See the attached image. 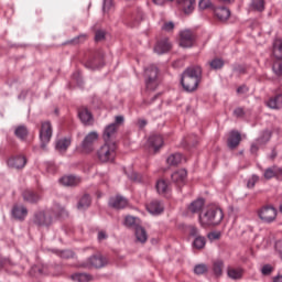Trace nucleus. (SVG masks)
Masks as SVG:
<instances>
[{
  "label": "nucleus",
  "mask_w": 282,
  "mask_h": 282,
  "mask_svg": "<svg viewBox=\"0 0 282 282\" xmlns=\"http://www.w3.org/2000/svg\"><path fill=\"white\" fill-rule=\"evenodd\" d=\"M202 76V67L192 66L188 67L182 75L181 84L185 91H195L199 85V78Z\"/></svg>",
  "instance_id": "nucleus-1"
},
{
  "label": "nucleus",
  "mask_w": 282,
  "mask_h": 282,
  "mask_svg": "<svg viewBox=\"0 0 282 282\" xmlns=\"http://www.w3.org/2000/svg\"><path fill=\"white\" fill-rule=\"evenodd\" d=\"M200 226H219L224 219V212L219 207L209 208L204 215L198 217Z\"/></svg>",
  "instance_id": "nucleus-2"
},
{
  "label": "nucleus",
  "mask_w": 282,
  "mask_h": 282,
  "mask_svg": "<svg viewBox=\"0 0 282 282\" xmlns=\"http://www.w3.org/2000/svg\"><path fill=\"white\" fill-rule=\"evenodd\" d=\"M118 147L116 143H105L97 150V158L99 162L104 164L107 162H113L116 160V151Z\"/></svg>",
  "instance_id": "nucleus-3"
},
{
  "label": "nucleus",
  "mask_w": 282,
  "mask_h": 282,
  "mask_svg": "<svg viewBox=\"0 0 282 282\" xmlns=\"http://www.w3.org/2000/svg\"><path fill=\"white\" fill-rule=\"evenodd\" d=\"M144 76L147 89H155V87H158V67L155 65H150L145 68Z\"/></svg>",
  "instance_id": "nucleus-4"
},
{
  "label": "nucleus",
  "mask_w": 282,
  "mask_h": 282,
  "mask_svg": "<svg viewBox=\"0 0 282 282\" xmlns=\"http://www.w3.org/2000/svg\"><path fill=\"white\" fill-rule=\"evenodd\" d=\"M41 149H46L48 142L52 140V123L50 121L42 122L40 129Z\"/></svg>",
  "instance_id": "nucleus-5"
},
{
  "label": "nucleus",
  "mask_w": 282,
  "mask_h": 282,
  "mask_svg": "<svg viewBox=\"0 0 282 282\" xmlns=\"http://www.w3.org/2000/svg\"><path fill=\"white\" fill-rule=\"evenodd\" d=\"M259 218L264 224H272L276 219V208L272 206H264L258 212Z\"/></svg>",
  "instance_id": "nucleus-6"
},
{
  "label": "nucleus",
  "mask_w": 282,
  "mask_h": 282,
  "mask_svg": "<svg viewBox=\"0 0 282 282\" xmlns=\"http://www.w3.org/2000/svg\"><path fill=\"white\" fill-rule=\"evenodd\" d=\"M53 218H52V214H50V212H37L34 215L33 218V223L36 226H44V227H48L52 226L53 224Z\"/></svg>",
  "instance_id": "nucleus-7"
},
{
  "label": "nucleus",
  "mask_w": 282,
  "mask_h": 282,
  "mask_svg": "<svg viewBox=\"0 0 282 282\" xmlns=\"http://www.w3.org/2000/svg\"><path fill=\"white\" fill-rule=\"evenodd\" d=\"M28 164V159L21 154L10 156L7 160V165L9 169H17L18 171H21V169H25V165Z\"/></svg>",
  "instance_id": "nucleus-8"
},
{
  "label": "nucleus",
  "mask_w": 282,
  "mask_h": 282,
  "mask_svg": "<svg viewBox=\"0 0 282 282\" xmlns=\"http://www.w3.org/2000/svg\"><path fill=\"white\" fill-rule=\"evenodd\" d=\"M105 65V59L102 57V53H95L85 63V67L87 69H100Z\"/></svg>",
  "instance_id": "nucleus-9"
},
{
  "label": "nucleus",
  "mask_w": 282,
  "mask_h": 282,
  "mask_svg": "<svg viewBox=\"0 0 282 282\" xmlns=\"http://www.w3.org/2000/svg\"><path fill=\"white\" fill-rule=\"evenodd\" d=\"M99 134L96 131L89 132L82 142V148L86 153H91L94 151V142H97Z\"/></svg>",
  "instance_id": "nucleus-10"
},
{
  "label": "nucleus",
  "mask_w": 282,
  "mask_h": 282,
  "mask_svg": "<svg viewBox=\"0 0 282 282\" xmlns=\"http://www.w3.org/2000/svg\"><path fill=\"white\" fill-rule=\"evenodd\" d=\"M84 268H105L107 259L102 256H91L84 262Z\"/></svg>",
  "instance_id": "nucleus-11"
},
{
  "label": "nucleus",
  "mask_w": 282,
  "mask_h": 282,
  "mask_svg": "<svg viewBox=\"0 0 282 282\" xmlns=\"http://www.w3.org/2000/svg\"><path fill=\"white\" fill-rule=\"evenodd\" d=\"M270 138H272V132L269 130H264L262 134L251 144V153H257L259 151V147L270 142Z\"/></svg>",
  "instance_id": "nucleus-12"
},
{
  "label": "nucleus",
  "mask_w": 282,
  "mask_h": 282,
  "mask_svg": "<svg viewBox=\"0 0 282 282\" xmlns=\"http://www.w3.org/2000/svg\"><path fill=\"white\" fill-rule=\"evenodd\" d=\"M117 131H118V127H116V123H110L106 126L102 133L104 142L108 144L115 143L113 139L116 138Z\"/></svg>",
  "instance_id": "nucleus-13"
},
{
  "label": "nucleus",
  "mask_w": 282,
  "mask_h": 282,
  "mask_svg": "<svg viewBox=\"0 0 282 282\" xmlns=\"http://www.w3.org/2000/svg\"><path fill=\"white\" fill-rule=\"evenodd\" d=\"M195 43V35L191 30H185L181 32L180 45L181 47H193Z\"/></svg>",
  "instance_id": "nucleus-14"
},
{
  "label": "nucleus",
  "mask_w": 282,
  "mask_h": 282,
  "mask_svg": "<svg viewBox=\"0 0 282 282\" xmlns=\"http://www.w3.org/2000/svg\"><path fill=\"white\" fill-rule=\"evenodd\" d=\"M164 144V139L160 134H151L148 139L149 149H153L154 153H158Z\"/></svg>",
  "instance_id": "nucleus-15"
},
{
  "label": "nucleus",
  "mask_w": 282,
  "mask_h": 282,
  "mask_svg": "<svg viewBox=\"0 0 282 282\" xmlns=\"http://www.w3.org/2000/svg\"><path fill=\"white\" fill-rule=\"evenodd\" d=\"M129 200L123 196L117 195L109 199V207L115 208L116 210H122V208H127Z\"/></svg>",
  "instance_id": "nucleus-16"
},
{
  "label": "nucleus",
  "mask_w": 282,
  "mask_h": 282,
  "mask_svg": "<svg viewBox=\"0 0 282 282\" xmlns=\"http://www.w3.org/2000/svg\"><path fill=\"white\" fill-rule=\"evenodd\" d=\"M147 210L150 215H162L164 213V205L160 200H152L147 205Z\"/></svg>",
  "instance_id": "nucleus-17"
},
{
  "label": "nucleus",
  "mask_w": 282,
  "mask_h": 282,
  "mask_svg": "<svg viewBox=\"0 0 282 282\" xmlns=\"http://www.w3.org/2000/svg\"><path fill=\"white\" fill-rule=\"evenodd\" d=\"M12 216L19 221H23L28 217V208L23 205H15L12 209Z\"/></svg>",
  "instance_id": "nucleus-18"
},
{
  "label": "nucleus",
  "mask_w": 282,
  "mask_h": 282,
  "mask_svg": "<svg viewBox=\"0 0 282 282\" xmlns=\"http://www.w3.org/2000/svg\"><path fill=\"white\" fill-rule=\"evenodd\" d=\"M171 50V42L169 39H163L159 41L154 46L155 54H166Z\"/></svg>",
  "instance_id": "nucleus-19"
},
{
  "label": "nucleus",
  "mask_w": 282,
  "mask_h": 282,
  "mask_svg": "<svg viewBox=\"0 0 282 282\" xmlns=\"http://www.w3.org/2000/svg\"><path fill=\"white\" fill-rule=\"evenodd\" d=\"M78 117L82 120L83 124H94V116L87 108H82L78 112Z\"/></svg>",
  "instance_id": "nucleus-20"
},
{
  "label": "nucleus",
  "mask_w": 282,
  "mask_h": 282,
  "mask_svg": "<svg viewBox=\"0 0 282 282\" xmlns=\"http://www.w3.org/2000/svg\"><path fill=\"white\" fill-rule=\"evenodd\" d=\"M62 186H78L80 184V177L74 175H66L59 178Z\"/></svg>",
  "instance_id": "nucleus-21"
},
{
  "label": "nucleus",
  "mask_w": 282,
  "mask_h": 282,
  "mask_svg": "<svg viewBox=\"0 0 282 282\" xmlns=\"http://www.w3.org/2000/svg\"><path fill=\"white\" fill-rule=\"evenodd\" d=\"M72 144V138L66 137L58 139L55 144V149L59 151V153H65L67 149H69V145Z\"/></svg>",
  "instance_id": "nucleus-22"
},
{
  "label": "nucleus",
  "mask_w": 282,
  "mask_h": 282,
  "mask_svg": "<svg viewBox=\"0 0 282 282\" xmlns=\"http://www.w3.org/2000/svg\"><path fill=\"white\" fill-rule=\"evenodd\" d=\"M204 204H206V202L204 200V198H197L196 200L192 202L188 205V210L189 213H192L193 215L197 214V213H202L203 208H204Z\"/></svg>",
  "instance_id": "nucleus-23"
},
{
  "label": "nucleus",
  "mask_w": 282,
  "mask_h": 282,
  "mask_svg": "<svg viewBox=\"0 0 282 282\" xmlns=\"http://www.w3.org/2000/svg\"><path fill=\"white\" fill-rule=\"evenodd\" d=\"M239 142H241V133L231 131L227 141L229 149H237Z\"/></svg>",
  "instance_id": "nucleus-24"
},
{
  "label": "nucleus",
  "mask_w": 282,
  "mask_h": 282,
  "mask_svg": "<svg viewBox=\"0 0 282 282\" xmlns=\"http://www.w3.org/2000/svg\"><path fill=\"white\" fill-rule=\"evenodd\" d=\"M214 14L219 21H228L230 19V10L226 7L216 8Z\"/></svg>",
  "instance_id": "nucleus-25"
},
{
  "label": "nucleus",
  "mask_w": 282,
  "mask_h": 282,
  "mask_svg": "<svg viewBox=\"0 0 282 282\" xmlns=\"http://www.w3.org/2000/svg\"><path fill=\"white\" fill-rule=\"evenodd\" d=\"M22 197L24 202H29V204H36V202L41 199V196L31 189H25Z\"/></svg>",
  "instance_id": "nucleus-26"
},
{
  "label": "nucleus",
  "mask_w": 282,
  "mask_h": 282,
  "mask_svg": "<svg viewBox=\"0 0 282 282\" xmlns=\"http://www.w3.org/2000/svg\"><path fill=\"white\" fill-rule=\"evenodd\" d=\"M267 107H269V109H282V95L279 94L274 97H271L267 101Z\"/></svg>",
  "instance_id": "nucleus-27"
},
{
  "label": "nucleus",
  "mask_w": 282,
  "mask_h": 282,
  "mask_svg": "<svg viewBox=\"0 0 282 282\" xmlns=\"http://www.w3.org/2000/svg\"><path fill=\"white\" fill-rule=\"evenodd\" d=\"M227 276L234 281H239L243 276V269L229 267L227 269Z\"/></svg>",
  "instance_id": "nucleus-28"
},
{
  "label": "nucleus",
  "mask_w": 282,
  "mask_h": 282,
  "mask_svg": "<svg viewBox=\"0 0 282 282\" xmlns=\"http://www.w3.org/2000/svg\"><path fill=\"white\" fill-rule=\"evenodd\" d=\"M186 175H187V172L186 170H178L176 172H174L172 174V181L175 183V184H184L185 180H186Z\"/></svg>",
  "instance_id": "nucleus-29"
},
{
  "label": "nucleus",
  "mask_w": 282,
  "mask_h": 282,
  "mask_svg": "<svg viewBox=\"0 0 282 282\" xmlns=\"http://www.w3.org/2000/svg\"><path fill=\"white\" fill-rule=\"evenodd\" d=\"M184 160V156L182 153H173L166 159V163L170 166H177V164H182V161Z\"/></svg>",
  "instance_id": "nucleus-30"
},
{
  "label": "nucleus",
  "mask_w": 282,
  "mask_h": 282,
  "mask_svg": "<svg viewBox=\"0 0 282 282\" xmlns=\"http://www.w3.org/2000/svg\"><path fill=\"white\" fill-rule=\"evenodd\" d=\"M134 232L137 241H139L140 243L147 242V239L149 237L147 236V230H144V228H142L141 226H134Z\"/></svg>",
  "instance_id": "nucleus-31"
},
{
  "label": "nucleus",
  "mask_w": 282,
  "mask_h": 282,
  "mask_svg": "<svg viewBox=\"0 0 282 282\" xmlns=\"http://www.w3.org/2000/svg\"><path fill=\"white\" fill-rule=\"evenodd\" d=\"M178 3L183 6L185 14H191L193 13V10H195V0H178Z\"/></svg>",
  "instance_id": "nucleus-32"
},
{
  "label": "nucleus",
  "mask_w": 282,
  "mask_h": 282,
  "mask_svg": "<svg viewBox=\"0 0 282 282\" xmlns=\"http://www.w3.org/2000/svg\"><path fill=\"white\" fill-rule=\"evenodd\" d=\"M91 206V197L89 194H85L78 202L77 208L78 210H87V208Z\"/></svg>",
  "instance_id": "nucleus-33"
},
{
  "label": "nucleus",
  "mask_w": 282,
  "mask_h": 282,
  "mask_svg": "<svg viewBox=\"0 0 282 282\" xmlns=\"http://www.w3.org/2000/svg\"><path fill=\"white\" fill-rule=\"evenodd\" d=\"M273 56L278 59H282V40L276 39L273 42Z\"/></svg>",
  "instance_id": "nucleus-34"
},
{
  "label": "nucleus",
  "mask_w": 282,
  "mask_h": 282,
  "mask_svg": "<svg viewBox=\"0 0 282 282\" xmlns=\"http://www.w3.org/2000/svg\"><path fill=\"white\" fill-rule=\"evenodd\" d=\"M279 175V167L271 166L264 170L263 177L264 180H272V177H276Z\"/></svg>",
  "instance_id": "nucleus-35"
},
{
  "label": "nucleus",
  "mask_w": 282,
  "mask_h": 282,
  "mask_svg": "<svg viewBox=\"0 0 282 282\" xmlns=\"http://www.w3.org/2000/svg\"><path fill=\"white\" fill-rule=\"evenodd\" d=\"M70 279L76 282H88L91 281V276L87 273H74Z\"/></svg>",
  "instance_id": "nucleus-36"
},
{
  "label": "nucleus",
  "mask_w": 282,
  "mask_h": 282,
  "mask_svg": "<svg viewBox=\"0 0 282 282\" xmlns=\"http://www.w3.org/2000/svg\"><path fill=\"white\" fill-rule=\"evenodd\" d=\"M14 133L19 140H25L28 138V128L25 126H19L15 128Z\"/></svg>",
  "instance_id": "nucleus-37"
},
{
  "label": "nucleus",
  "mask_w": 282,
  "mask_h": 282,
  "mask_svg": "<svg viewBox=\"0 0 282 282\" xmlns=\"http://www.w3.org/2000/svg\"><path fill=\"white\" fill-rule=\"evenodd\" d=\"M213 270H214L215 276H221V274H224V261L216 260L214 262Z\"/></svg>",
  "instance_id": "nucleus-38"
},
{
  "label": "nucleus",
  "mask_w": 282,
  "mask_h": 282,
  "mask_svg": "<svg viewBox=\"0 0 282 282\" xmlns=\"http://www.w3.org/2000/svg\"><path fill=\"white\" fill-rule=\"evenodd\" d=\"M156 191L159 194L164 195L169 193V184L164 180H160L156 182Z\"/></svg>",
  "instance_id": "nucleus-39"
},
{
  "label": "nucleus",
  "mask_w": 282,
  "mask_h": 282,
  "mask_svg": "<svg viewBox=\"0 0 282 282\" xmlns=\"http://www.w3.org/2000/svg\"><path fill=\"white\" fill-rule=\"evenodd\" d=\"M54 215H57V217H67V209L65 207L61 206V204H55L52 208Z\"/></svg>",
  "instance_id": "nucleus-40"
},
{
  "label": "nucleus",
  "mask_w": 282,
  "mask_h": 282,
  "mask_svg": "<svg viewBox=\"0 0 282 282\" xmlns=\"http://www.w3.org/2000/svg\"><path fill=\"white\" fill-rule=\"evenodd\" d=\"M194 248L202 250L206 247V238L204 236H197L193 241Z\"/></svg>",
  "instance_id": "nucleus-41"
},
{
  "label": "nucleus",
  "mask_w": 282,
  "mask_h": 282,
  "mask_svg": "<svg viewBox=\"0 0 282 282\" xmlns=\"http://www.w3.org/2000/svg\"><path fill=\"white\" fill-rule=\"evenodd\" d=\"M252 8H254V10H258V12H263V10H265V1L252 0Z\"/></svg>",
  "instance_id": "nucleus-42"
},
{
  "label": "nucleus",
  "mask_w": 282,
  "mask_h": 282,
  "mask_svg": "<svg viewBox=\"0 0 282 282\" xmlns=\"http://www.w3.org/2000/svg\"><path fill=\"white\" fill-rule=\"evenodd\" d=\"M208 272V267L206 264H196L194 267V274H206Z\"/></svg>",
  "instance_id": "nucleus-43"
},
{
  "label": "nucleus",
  "mask_w": 282,
  "mask_h": 282,
  "mask_svg": "<svg viewBox=\"0 0 282 282\" xmlns=\"http://www.w3.org/2000/svg\"><path fill=\"white\" fill-rule=\"evenodd\" d=\"M112 8H113V0H104L102 2L104 14H107V12H111Z\"/></svg>",
  "instance_id": "nucleus-44"
},
{
  "label": "nucleus",
  "mask_w": 282,
  "mask_h": 282,
  "mask_svg": "<svg viewBox=\"0 0 282 282\" xmlns=\"http://www.w3.org/2000/svg\"><path fill=\"white\" fill-rule=\"evenodd\" d=\"M272 272H274V267L271 264H264L261 268V274H263V276H270V274H272Z\"/></svg>",
  "instance_id": "nucleus-45"
},
{
  "label": "nucleus",
  "mask_w": 282,
  "mask_h": 282,
  "mask_svg": "<svg viewBox=\"0 0 282 282\" xmlns=\"http://www.w3.org/2000/svg\"><path fill=\"white\" fill-rule=\"evenodd\" d=\"M212 69H221L224 67V61L215 58L209 63Z\"/></svg>",
  "instance_id": "nucleus-46"
},
{
  "label": "nucleus",
  "mask_w": 282,
  "mask_h": 282,
  "mask_svg": "<svg viewBox=\"0 0 282 282\" xmlns=\"http://www.w3.org/2000/svg\"><path fill=\"white\" fill-rule=\"evenodd\" d=\"M257 182H259V176L253 174L247 182V188H254Z\"/></svg>",
  "instance_id": "nucleus-47"
},
{
  "label": "nucleus",
  "mask_w": 282,
  "mask_h": 282,
  "mask_svg": "<svg viewBox=\"0 0 282 282\" xmlns=\"http://www.w3.org/2000/svg\"><path fill=\"white\" fill-rule=\"evenodd\" d=\"M272 69L275 74V76H282V63L281 62H275L272 66Z\"/></svg>",
  "instance_id": "nucleus-48"
},
{
  "label": "nucleus",
  "mask_w": 282,
  "mask_h": 282,
  "mask_svg": "<svg viewBox=\"0 0 282 282\" xmlns=\"http://www.w3.org/2000/svg\"><path fill=\"white\" fill-rule=\"evenodd\" d=\"M129 180H132V182H140V175L135 173L133 170H129L126 172Z\"/></svg>",
  "instance_id": "nucleus-49"
},
{
  "label": "nucleus",
  "mask_w": 282,
  "mask_h": 282,
  "mask_svg": "<svg viewBox=\"0 0 282 282\" xmlns=\"http://www.w3.org/2000/svg\"><path fill=\"white\" fill-rule=\"evenodd\" d=\"M161 29L163 30V32H173V30H175V23L164 22Z\"/></svg>",
  "instance_id": "nucleus-50"
},
{
  "label": "nucleus",
  "mask_w": 282,
  "mask_h": 282,
  "mask_svg": "<svg viewBox=\"0 0 282 282\" xmlns=\"http://www.w3.org/2000/svg\"><path fill=\"white\" fill-rule=\"evenodd\" d=\"M210 6H213V3L210 2V0H200L198 2V8L199 10H207V8H210Z\"/></svg>",
  "instance_id": "nucleus-51"
},
{
  "label": "nucleus",
  "mask_w": 282,
  "mask_h": 282,
  "mask_svg": "<svg viewBox=\"0 0 282 282\" xmlns=\"http://www.w3.org/2000/svg\"><path fill=\"white\" fill-rule=\"evenodd\" d=\"M124 226H128V228L135 226V217L127 216L124 218Z\"/></svg>",
  "instance_id": "nucleus-52"
},
{
  "label": "nucleus",
  "mask_w": 282,
  "mask_h": 282,
  "mask_svg": "<svg viewBox=\"0 0 282 282\" xmlns=\"http://www.w3.org/2000/svg\"><path fill=\"white\" fill-rule=\"evenodd\" d=\"M188 232H189V237H195V238L199 237V229H197V227L193 225L188 227Z\"/></svg>",
  "instance_id": "nucleus-53"
},
{
  "label": "nucleus",
  "mask_w": 282,
  "mask_h": 282,
  "mask_svg": "<svg viewBox=\"0 0 282 282\" xmlns=\"http://www.w3.org/2000/svg\"><path fill=\"white\" fill-rule=\"evenodd\" d=\"M220 237L221 234L219 231H213L208 234V239H210V241H217V239H219Z\"/></svg>",
  "instance_id": "nucleus-54"
},
{
  "label": "nucleus",
  "mask_w": 282,
  "mask_h": 282,
  "mask_svg": "<svg viewBox=\"0 0 282 282\" xmlns=\"http://www.w3.org/2000/svg\"><path fill=\"white\" fill-rule=\"evenodd\" d=\"M123 123H124V116H116L115 122L112 124H115V127L118 128V126L123 124Z\"/></svg>",
  "instance_id": "nucleus-55"
},
{
  "label": "nucleus",
  "mask_w": 282,
  "mask_h": 282,
  "mask_svg": "<svg viewBox=\"0 0 282 282\" xmlns=\"http://www.w3.org/2000/svg\"><path fill=\"white\" fill-rule=\"evenodd\" d=\"M245 111H243V108H236L234 110V115L236 116V118H243L245 116Z\"/></svg>",
  "instance_id": "nucleus-56"
},
{
  "label": "nucleus",
  "mask_w": 282,
  "mask_h": 282,
  "mask_svg": "<svg viewBox=\"0 0 282 282\" xmlns=\"http://www.w3.org/2000/svg\"><path fill=\"white\" fill-rule=\"evenodd\" d=\"M105 40V31H97L95 34V41H102Z\"/></svg>",
  "instance_id": "nucleus-57"
},
{
  "label": "nucleus",
  "mask_w": 282,
  "mask_h": 282,
  "mask_svg": "<svg viewBox=\"0 0 282 282\" xmlns=\"http://www.w3.org/2000/svg\"><path fill=\"white\" fill-rule=\"evenodd\" d=\"M234 72H237V74H246V68L241 65H238L234 68Z\"/></svg>",
  "instance_id": "nucleus-58"
},
{
  "label": "nucleus",
  "mask_w": 282,
  "mask_h": 282,
  "mask_svg": "<svg viewBox=\"0 0 282 282\" xmlns=\"http://www.w3.org/2000/svg\"><path fill=\"white\" fill-rule=\"evenodd\" d=\"M105 239H107V232L99 231L98 232V241H105Z\"/></svg>",
  "instance_id": "nucleus-59"
},
{
  "label": "nucleus",
  "mask_w": 282,
  "mask_h": 282,
  "mask_svg": "<svg viewBox=\"0 0 282 282\" xmlns=\"http://www.w3.org/2000/svg\"><path fill=\"white\" fill-rule=\"evenodd\" d=\"M246 91H248L246 86H240L237 88V94H246Z\"/></svg>",
  "instance_id": "nucleus-60"
},
{
  "label": "nucleus",
  "mask_w": 282,
  "mask_h": 282,
  "mask_svg": "<svg viewBox=\"0 0 282 282\" xmlns=\"http://www.w3.org/2000/svg\"><path fill=\"white\" fill-rule=\"evenodd\" d=\"M145 124H147V120H144V119H140L138 121V126L140 129H144Z\"/></svg>",
  "instance_id": "nucleus-61"
},
{
  "label": "nucleus",
  "mask_w": 282,
  "mask_h": 282,
  "mask_svg": "<svg viewBox=\"0 0 282 282\" xmlns=\"http://www.w3.org/2000/svg\"><path fill=\"white\" fill-rule=\"evenodd\" d=\"M85 39H86V35H79V36H77V37H75L73 41H72V43H78V41H85Z\"/></svg>",
  "instance_id": "nucleus-62"
},
{
  "label": "nucleus",
  "mask_w": 282,
  "mask_h": 282,
  "mask_svg": "<svg viewBox=\"0 0 282 282\" xmlns=\"http://www.w3.org/2000/svg\"><path fill=\"white\" fill-rule=\"evenodd\" d=\"M62 256L66 257V259H69V257H72V251H69V250L63 251Z\"/></svg>",
  "instance_id": "nucleus-63"
},
{
  "label": "nucleus",
  "mask_w": 282,
  "mask_h": 282,
  "mask_svg": "<svg viewBox=\"0 0 282 282\" xmlns=\"http://www.w3.org/2000/svg\"><path fill=\"white\" fill-rule=\"evenodd\" d=\"M273 282H282V275H276V276L273 279Z\"/></svg>",
  "instance_id": "nucleus-64"
}]
</instances>
